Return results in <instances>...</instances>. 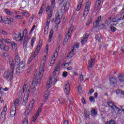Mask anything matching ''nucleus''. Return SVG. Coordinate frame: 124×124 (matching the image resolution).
<instances>
[{
    "mask_svg": "<svg viewBox=\"0 0 124 124\" xmlns=\"http://www.w3.org/2000/svg\"><path fill=\"white\" fill-rule=\"evenodd\" d=\"M46 59L47 57H46V56L43 57L41 61V65L39 70V74L37 77L35 76V74H34L35 78H33L32 82V85L33 86V90L34 89V87H35V86H37V84L39 85L41 82V78H42V76L43 75V73H44V67L45 66V62H46Z\"/></svg>",
    "mask_w": 124,
    "mask_h": 124,
    "instance_id": "nucleus-1",
    "label": "nucleus"
},
{
    "mask_svg": "<svg viewBox=\"0 0 124 124\" xmlns=\"http://www.w3.org/2000/svg\"><path fill=\"white\" fill-rule=\"evenodd\" d=\"M41 46H42V43H39L38 45L37 48H36L35 52H34V54H32L30 56V57L29 58L28 60V63H31V62H32L33 59H34V58H35L36 56L38 55V53H39V51H40Z\"/></svg>",
    "mask_w": 124,
    "mask_h": 124,
    "instance_id": "nucleus-2",
    "label": "nucleus"
},
{
    "mask_svg": "<svg viewBox=\"0 0 124 124\" xmlns=\"http://www.w3.org/2000/svg\"><path fill=\"white\" fill-rule=\"evenodd\" d=\"M58 2L60 5L62 4V3L64 2L63 6H62L61 8V11H62V12H63V11L65 10V8H69V5H70V1L68 0H59Z\"/></svg>",
    "mask_w": 124,
    "mask_h": 124,
    "instance_id": "nucleus-3",
    "label": "nucleus"
},
{
    "mask_svg": "<svg viewBox=\"0 0 124 124\" xmlns=\"http://www.w3.org/2000/svg\"><path fill=\"white\" fill-rule=\"evenodd\" d=\"M31 90V86H30L27 87L26 92H25L23 98V101L22 102V104L24 106H26L28 102V99H29V95H30Z\"/></svg>",
    "mask_w": 124,
    "mask_h": 124,
    "instance_id": "nucleus-4",
    "label": "nucleus"
},
{
    "mask_svg": "<svg viewBox=\"0 0 124 124\" xmlns=\"http://www.w3.org/2000/svg\"><path fill=\"white\" fill-rule=\"evenodd\" d=\"M1 42L2 43H7L8 44H10L12 46L13 50H16L17 49V45L14 42H11V40L8 38L3 39L1 38Z\"/></svg>",
    "mask_w": 124,
    "mask_h": 124,
    "instance_id": "nucleus-5",
    "label": "nucleus"
},
{
    "mask_svg": "<svg viewBox=\"0 0 124 124\" xmlns=\"http://www.w3.org/2000/svg\"><path fill=\"white\" fill-rule=\"evenodd\" d=\"M54 9L53 7H51L50 6H48L46 9V12L47 14V18L46 21L47 22H50L51 19L53 16V10Z\"/></svg>",
    "mask_w": 124,
    "mask_h": 124,
    "instance_id": "nucleus-6",
    "label": "nucleus"
},
{
    "mask_svg": "<svg viewBox=\"0 0 124 124\" xmlns=\"http://www.w3.org/2000/svg\"><path fill=\"white\" fill-rule=\"evenodd\" d=\"M34 105V100H32L30 103V104L27 107L26 110L25 111V115L28 116L30 115V113L31 112L33 106Z\"/></svg>",
    "mask_w": 124,
    "mask_h": 124,
    "instance_id": "nucleus-7",
    "label": "nucleus"
},
{
    "mask_svg": "<svg viewBox=\"0 0 124 124\" xmlns=\"http://www.w3.org/2000/svg\"><path fill=\"white\" fill-rule=\"evenodd\" d=\"M108 104L110 108H112L114 111H115V113H120V112H121V109L119 108L115 104H114V102H112V101H108Z\"/></svg>",
    "mask_w": 124,
    "mask_h": 124,
    "instance_id": "nucleus-8",
    "label": "nucleus"
},
{
    "mask_svg": "<svg viewBox=\"0 0 124 124\" xmlns=\"http://www.w3.org/2000/svg\"><path fill=\"white\" fill-rule=\"evenodd\" d=\"M24 31H23V35L22 36V33L16 32L14 33L13 35V37H14L15 39L16 40V41H20L22 42L23 41V38L24 36Z\"/></svg>",
    "mask_w": 124,
    "mask_h": 124,
    "instance_id": "nucleus-9",
    "label": "nucleus"
},
{
    "mask_svg": "<svg viewBox=\"0 0 124 124\" xmlns=\"http://www.w3.org/2000/svg\"><path fill=\"white\" fill-rule=\"evenodd\" d=\"M25 62H21L19 63L16 68V73L20 72H22L23 70H24V68H25Z\"/></svg>",
    "mask_w": 124,
    "mask_h": 124,
    "instance_id": "nucleus-10",
    "label": "nucleus"
},
{
    "mask_svg": "<svg viewBox=\"0 0 124 124\" xmlns=\"http://www.w3.org/2000/svg\"><path fill=\"white\" fill-rule=\"evenodd\" d=\"M10 67H11V72H10V81H12V79L13 78V74L14 73V68H15V64H14V62H11L9 63Z\"/></svg>",
    "mask_w": 124,
    "mask_h": 124,
    "instance_id": "nucleus-11",
    "label": "nucleus"
},
{
    "mask_svg": "<svg viewBox=\"0 0 124 124\" xmlns=\"http://www.w3.org/2000/svg\"><path fill=\"white\" fill-rule=\"evenodd\" d=\"M64 92L66 95L69 94V93H70V85H69V83L67 82L65 84Z\"/></svg>",
    "mask_w": 124,
    "mask_h": 124,
    "instance_id": "nucleus-12",
    "label": "nucleus"
},
{
    "mask_svg": "<svg viewBox=\"0 0 124 124\" xmlns=\"http://www.w3.org/2000/svg\"><path fill=\"white\" fill-rule=\"evenodd\" d=\"M61 67V65L60 64H57L55 67L54 72H53V76H58L59 75V72H60V68Z\"/></svg>",
    "mask_w": 124,
    "mask_h": 124,
    "instance_id": "nucleus-13",
    "label": "nucleus"
},
{
    "mask_svg": "<svg viewBox=\"0 0 124 124\" xmlns=\"http://www.w3.org/2000/svg\"><path fill=\"white\" fill-rule=\"evenodd\" d=\"M94 59H92L91 60L89 61L88 69L89 71L93 68V63H94Z\"/></svg>",
    "mask_w": 124,
    "mask_h": 124,
    "instance_id": "nucleus-14",
    "label": "nucleus"
},
{
    "mask_svg": "<svg viewBox=\"0 0 124 124\" xmlns=\"http://www.w3.org/2000/svg\"><path fill=\"white\" fill-rule=\"evenodd\" d=\"M16 114V106H13L11 108L10 115L11 117H14Z\"/></svg>",
    "mask_w": 124,
    "mask_h": 124,
    "instance_id": "nucleus-15",
    "label": "nucleus"
},
{
    "mask_svg": "<svg viewBox=\"0 0 124 124\" xmlns=\"http://www.w3.org/2000/svg\"><path fill=\"white\" fill-rule=\"evenodd\" d=\"M50 25V21H48L46 20V27H45V30L44 31V33L46 35L48 33V31L49 29V25Z\"/></svg>",
    "mask_w": 124,
    "mask_h": 124,
    "instance_id": "nucleus-16",
    "label": "nucleus"
},
{
    "mask_svg": "<svg viewBox=\"0 0 124 124\" xmlns=\"http://www.w3.org/2000/svg\"><path fill=\"white\" fill-rule=\"evenodd\" d=\"M88 37H89V35L86 34L83 35L82 39H81V42L82 44H86L87 43V41L88 40Z\"/></svg>",
    "mask_w": 124,
    "mask_h": 124,
    "instance_id": "nucleus-17",
    "label": "nucleus"
},
{
    "mask_svg": "<svg viewBox=\"0 0 124 124\" xmlns=\"http://www.w3.org/2000/svg\"><path fill=\"white\" fill-rule=\"evenodd\" d=\"M30 38L27 36L24 37V40L23 42V47L24 48H27L28 46V42H29Z\"/></svg>",
    "mask_w": 124,
    "mask_h": 124,
    "instance_id": "nucleus-18",
    "label": "nucleus"
},
{
    "mask_svg": "<svg viewBox=\"0 0 124 124\" xmlns=\"http://www.w3.org/2000/svg\"><path fill=\"white\" fill-rule=\"evenodd\" d=\"M0 48L1 50H3L4 51H8V50H9V46L5 44H0Z\"/></svg>",
    "mask_w": 124,
    "mask_h": 124,
    "instance_id": "nucleus-19",
    "label": "nucleus"
},
{
    "mask_svg": "<svg viewBox=\"0 0 124 124\" xmlns=\"http://www.w3.org/2000/svg\"><path fill=\"white\" fill-rule=\"evenodd\" d=\"M55 16L56 17V20H61L62 18V13L57 12L56 13Z\"/></svg>",
    "mask_w": 124,
    "mask_h": 124,
    "instance_id": "nucleus-20",
    "label": "nucleus"
},
{
    "mask_svg": "<svg viewBox=\"0 0 124 124\" xmlns=\"http://www.w3.org/2000/svg\"><path fill=\"white\" fill-rule=\"evenodd\" d=\"M109 81L110 82V84H116L117 83V78L115 77H112L109 78Z\"/></svg>",
    "mask_w": 124,
    "mask_h": 124,
    "instance_id": "nucleus-21",
    "label": "nucleus"
},
{
    "mask_svg": "<svg viewBox=\"0 0 124 124\" xmlns=\"http://www.w3.org/2000/svg\"><path fill=\"white\" fill-rule=\"evenodd\" d=\"M6 111H7V108L6 106H4L3 108V110L1 113L2 118H4V117H5V113H6Z\"/></svg>",
    "mask_w": 124,
    "mask_h": 124,
    "instance_id": "nucleus-22",
    "label": "nucleus"
},
{
    "mask_svg": "<svg viewBox=\"0 0 124 124\" xmlns=\"http://www.w3.org/2000/svg\"><path fill=\"white\" fill-rule=\"evenodd\" d=\"M90 7H91V1L88 0L86 3L85 10L87 11H90Z\"/></svg>",
    "mask_w": 124,
    "mask_h": 124,
    "instance_id": "nucleus-23",
    "label": "nucleus"
},
{
    "mask_svg": "<svg viewBox=\"0 0 124 124\" xmlns=\"http://www.w3.org/2000/svg\"><path fill=\"white\" fill-rule=\"evenodd\" d=\"M52 82L53 80L52 79V78H50L49 80L47 81V83H46V88L47 90L48 89H50V88H51Z\"/></svg>",
    "mask_w": 124,
    "mask_h": 124,
    "instance_id": "nucleus-24",
    "label": "nucleus"
},
{
    "mask_svg": "<svg viewBox=\"0 0 124 124\" xmlns=\"http://www.w3.org/2000/svg\"><path fill=\"white\" fill-rule=\"evenodd\" d=\"M74 29V26H71L68 30V32L67 33L66 35H69V37H70V35L71 34V32H72V31H73V29Z\"/></svg>",
    "mask_w": 124,
    "mask_h": 124,
    "instance_id": "nucleus-25",
    "label": "nucleus"
},
{
    "mask_svg": "<svg viewBox=\"0 0 124 124\" xmlns=\"http://www.w3.org/2000/svg\"><path fill=\"white\" fill-rule=\"evenodd\" d=\"M118 80L120 82H124V75L123 74L118 75Z\"/></svg>",
    "mask_w": 124,
    "mask_h": 124,
    "instance_id": "nucleus-26",
    "label": "nucleus"
},
{
    "mask_svg": "<svg viewBox=\"0 0 124 124\" xmlns=\"http://www.w3.org/2000/svg\"><path fill=\"white\" fill-rule=\"evenodd\" d=\"M70 37H69V35H66L65 37V39L64 40V41L63 42V45L64 46H65V45H66L67 44V42H68V39H69V38Z\"/></svg>",
    "mask_w": 124,
    "mask_h": 124,
    "instance_id": "nucleus-27",
    "label": "nucleus"
},
{
    "mask_svg": "<svg viewBox=\"0 0 124 124\" xmlns=\"http://www.w3.org/2000/svg\"><path fill=\"white\" fill-rule=\"evenodd\" d=\"M9 76L10 77V72H9V71H7L4 72L3 77L5 79H7L8 78H9Z\"/></svg>",
    "mask_w": 124,
    "mask_h": 124,
    "instance_id": "nucleus-28",
    "label": "nucleus"
},
{
    "mask_svg": "<svg viewBox=\"0 0 124 124\" xmlns=\"http://www.w3.org/2000/svg\"><path fill=\"white\" fill-rule=\"evenodd\" d=\"M53 33H54V30H51L49 35L48 42L52 41V37H53Z\"/></svg>",
    "mask_w": 124,
    "mask_h": 124,
    "instance_id": "nucleus-29",
    "label": "nucleus"
},
{
    "mask_svg": "<svg viewBox=\"0 0 124 124\" xmlns=\"http://www.w3.org/2000/svg\"><path fill=\"white\" fill-rule=\"evenodd\" d=\"M74 52H75L74 49H72L70 52L69 54L67 56V58H68L69 59H71V58H72V57H73V56H74Z\"/></svg>",
    "mask_w": 124,
    "mask_h": 124,
    "instance_id": "nucleus-30",
    "label": "nucleus"
},
{
    "mask_svg": "<svg viewBox=\"0 0 124 124\" xmlns=\"http://www.w3.org/2000/svg\"><path fill=\"white\" fill-rule=\"evenodd\" d=\"M82 2H83V0H80L78 1V5L77 8V11H79V10H80V9H81V6H82Z\"/></svg>",
    "mask_w": 124,
    "mask_h": 124,
    "instance_id": "nucleus-31",
    "label": "nucleus"
},
{
    "mask_svg": "<svg viewBox=\"0 0 124 124\" xmlns=\"http://www.w3.org/2000/svg\"><path fill=\"white\" fill-rule=\"evenodd\" d=\"M36 37L35 36H34L31 40V46L32 48V47H33V43H34V42H35V39H36Z\"/></svg>",
    "mask_w": 124,
    "mask_h": 124,
    "instance_id": "nucleus-32",
    "label": "nucleus"
},
{
    "mask_svg": "<svg viewBox=\"0 0 124 124\" xmlns=\"http://www.w3.org/2000/svg\"><path fill=\"white\" fill-rule=\"evenodd\" d=\"M20 104H21V101H20V100H18L16 99L15 100L14 104L13 105V106H16V105H20Z\"/></svg>",
    "mask_w": 124,
    "mask_h": 124,
    "instance_id": "nucleus-33",
    "label": "nucleus"
},
{
    "mask_svg": "<svg viewBox=\"0 0 124 124\" xmlns=\"http://www.w3.org/2000/svg\"><path fill=\"white\" fill-rule=\"evenodd\" d=\"M15 62L16 63H19L20 62V57L18 54H16L15 57Z\"/></svg>",
    "mask_w": 124,
    "mask_h": 124,
    "instance_id": "nucleus-34",
    "label": "nucleus"
},
{
    "mask_svg": "<svg viewBox=\"0 0 124 124\" xmlns=\"http://www.w3.org/2000/svg\"><path fill=\"white\" fill-rule=\"evenodd\" d=\"M93 22V17H90L87 20L86 23V26H90V24H92Z\"/></svg>",
    "mask_w": 124,
    "mask_h": 124,
    "instance_id": "nucleus-35",
    "label": "nucleus"
},
{
    "mask_svg": "<svg viewBox=\"0 0 124 124\" xmlns=\"http://www.w3.org/2000/svg\"><path fill=\"white\" fill-rule=\"evenodd\" d=\"M99 5H100V2H96L95 7H94L95 11H97V10H98Z\"/></svg>",
    "mask_w": 124,
    "mask_h": 124,
    "instance_id": "nucleus-36",
    "label": "nucleus"
},
{
    "mask_svg": "<svg viewBox=\"0 0 124 124\" xmlns=\"http://www.w3.org/2000/svg\"><path fill=\"white\" fill-rule=\"evenodd\" d=\"M49 94H50V93H49L48 92H46L45 94L44 95V97L45 98V100H44V101H46V100L48 99V97Z\"/></svg>",
    "mask_w": 124,
    "mask_h": 124,
    "instance_id": "nucleus-37",
    "label": "nucleus"
},
{
    "mask_svg": "<svg viewBox=\"0 0 124 124\" xmlns=\"http://www.w3.org/2000/svg\"><path fill=\"white\" fill-rule=\"evenodd\" d=\"M3 91L5 92H7L8 91V88H5L4 89L2 88V87H0V93H1V94H2V93H3Z\"/></svg>",
    "mask_w": 124,
    "mask_h": 124,
    "instance_id": "nucleus-38",
    "label": "nucleus"
},
{
    "mask_svg": "<svg viewBox=\"0 0 124 124\" xmlns=\"http://www.w3.org/2000/svg\"><path fill=\"white\" fill-rule=\"evenodd\" d=\"M92 116H95L97 114V111L95 109H93L91 111Z\"/></svg>",
    "mask_w": 124,
    "mask_h": 124,
    "instance_id": "nucleus-39",
    "label": "nucleus"
},
{
    "mask_svg": "<svg viewBox=\"0 0 124 124\" xmlns=\"http://www.w3.org/2000/svg\"><path fill=\"white\" fill-rule=\"evenodd\" d=\"M21 14L25 16V17H30V14L28 12H22Z\"/></svg>",
    "mask_w": 124,
    "mask_h": 124,
    "instance_id": "nucleus-40",
    "label": "nucleus"
},
{
    "mask_svg": "<svg viewBox=\"0 0 124 124\" xmlns=\"http://www.w3.org/2000/svg\"><path fill=\"white\" fill-rule=\"evenodd\" d=\"M6 19L8 21V23L10 24V25H11L12 23H13V18L11 17H7Z\"/></svg>",
    "mask_w": 124,
    "mask_h": 124,
    "instance_id": "nucleus-41",
    "label": "nucleus"
},
{
    "mask_svg": "<svg viewBox=\"0 0 124 124\" xmlns=\"http://www.w3.org/2000/svg\"><path fill=\"white\" fill-rule=\"evenodd\" d=\"M42 108H39L37 111L36 113V118H38V116H39V114L40 113V112H41V110H42Z\"/></svg>",
    "mask_w": 124,
    "mask_h": 124,
    "instance_id": "nucleus-42",
    "label": "nucleus"
},
{
    "mask_svg": "<svg viewBox=\"0 0 124 124\" xmlns=\"http://www.w3.org/2000/svg\"><path fill=\"white\" fill-rule=\"evenodd\" d=\"M55 61H56V58L55 57H52L50 62V66H52V65L54 64V63H55Z\"/></svg>",
    "mask_w": 124,
    "mask_h": 124,
    "instance_id": "nucleus-43",
    "label": "nucleus"
},
{
    "mask_svg": "<svg viewBox=\"0 0 124 124\" xmlns=\"http://www.w3.org/2000/svg\"><path fill=\"white\" fill-rule=\"evenodd\" d=\"M59 48H57L56 50V52H55L53 58H55L56 59V57L58 56V54H59Z\"/></svg>",
    "mask_w": 124,
    "mask_h": 124,
    "instance_id": "nucleus-44",
    "label": "nucleus"
},
{
    "mask_svg": "<svg viewBox=\"0 0 124 124\" xmlns=\"http://www.w3.org/2000/svg\"><path fill=\"white\" fill-rule=\"evenodd\" d=\"M98 25H99V20H96L93 23V25L95 26V27L96 28L98 27Z\"/></svg>",
    "mask_w": 124,
    "mask_h": 124,
    "instance_id": "nucleus-45",
    "label": "nucleus"
},
{
    "mask_svg": "<svg viewBox=\"0 0 124 124\" xmlns=\"http://www.w3.org/2000/svg\"><path fill=\"white\" fill-rule=\"evenodd\" d=\"M42 13H43V9L41 7L38 14V16L40 17L42 15Z\"/></svg>",
    "mask_w": 124,
    "mask_h": 124,
    "instance_id": "nucleus-46",
    "label": "nucleus"
},
{
    "mask_svg": "<svg viewBox=\"0 0 124 124\" xmlns=\"http://www.w3.org/2000/svg\"><path fill=\"white\" fill-rule=\"evenodd\" d=\"M115 23H117V21L114 20V19L109 22L110 26H115Z\"/></svg>",
    "mask_w": 124,
    "mask_h": 124,
    "instance_id": "nucleus-47",
    "label": "nucleus"
},
{
    "mask_svg": "<svg viewBox=\"0 0 124 124\" xmlns=\"http://www.w3.org/2000/svg\"><path fill=\"white\" fill-rule=\"evenodd\" d=\"M75 48L78 49L79 48V44L78 43H75L74 46H73V49L74 51H75Z\"/></svg>",
    "mask_w": 124,
    "mask_h": 124,
    "instance_id": "nucleus-48",
    "label": "nucleus"
},
{
    "mask_svg": "<svg viewBox=\"0 0 124 124\" xmlns=\"http://www.w3.org/2000/svg\"><path fill=\"white\" fill-rule=\"evenodd\" d=\"M88 13H89V11H86L85 10L84 12L83 13V17L84 18H86V16H87V15H88Z\"/></svg>",
    "mask_w": 124,
    "mask_h": 124,
    "instance_id": "nucleus-49",
    "label": "nucleus"
},
{
    "mask_svg": "<svg viewBox=\"0 0 124 124\" xmlns=\"http://www.w3.org/2000/svg\"><path fill=\"white\" fill-rule=\"evenodd\" d=\"M78 80L80 82H83V81L84 80V78L83 77V75H81L80 76V77H79V78H78Z\"/></svg>",
    "mask_w": 124,
    "mask_h": 124,
    "instance_id": "nucleus-50",
    "label": "nucleus"
},
{
    "mask_svg": "<svg viewBox=\"0 0 124 124\" xmlns=\"http://www.w3.org/2000/svg\"><path fill=\"white\" fill-rule=\"evenodd\" d=\"M107 124H116L115 121L111 120L109 122H107Z\"/></svg>",
    "mask_w": 124,
    "mask_h": 124,
    "instance_id": "nucleus-51",
    "label": "nucleus"
},
{
    "mask_svg": "<svg viewBox=\"0 0 124 124\" xmlns=\"http://www.w3.org/2000/svg\"><path fill=\"white\" fill-rule=\"evenodd\" d=\"M29 122L28 121V118L26 117L24 118L23 124H28Z\"/></svg>",
    "mask_w": 124,
    "mask_h": 124,
    "instance_id": "nucleus-52",
    "label": "nucleus"
},
{
    "mask_svg": "<svg viewBox=\"0 0 124 124\" xmlns=\"http://www.w3.org/2000/svg\"><path fill=\"white\" fill-rule=\"evenodd\" d=\"M123 18L122 17L119 18L115 17L114 18H113V20H115V21H116V22H120V21H121V20H123Z\"/></svg>",
    "mask_w": 124,
    "mask_h": 124,
    "instance_id": "nucleus-53",
    "label": "nucleus"
},
{
    "mask_svg": "<svg viewBox=\"0 0 124 124\" xmlns=\"http://www.w3.org/2000/svg\"><path fill=\"white\" fill-rule=\"evenodd\" d=\"M78 91L79 93H82V88L81 87V85H78Z\"/></svg>",
    "mask_w": 124,
    "mask_h": 124,
    "instance_id": "nucleus-54",
    "label": "nucleus"
},
{
    "mask_svg": "<svg viewBox=\"0 0 124 124\" xmlns=\"http://www.w3.org/2000/svg\"><path fill=\"white\" fill-rule=\"evenodd\" d=\"M110 30L111 31H116V28H115L114 26H110Z\"/></svg>",
    "mask_w": 124,
    "mask_h": 124,
    "instance_id": "nucleus-55",
    "label": "nucleus"
},
{
    "mask_svg": "<svg viewBox=\"0 0 124 124\" xmlns=\"http://www.w3.org/2000/svg\"><path fill=\"white\" fill-rule=\"evenodd\" d=\"M95 38H96V39H97V40H98V41H99H99H100V40H101L102 39V37H99L98 36H96L95 37Z\"/></svg>",
    "mask_w": 124,
    "mask_h": 124,
    "instance_id": "nucleus-56",
    "label": "nucleus"
},
{
    "mask_svg": "<svg viewBox=\"0 0 124 124\" xmlns=\"http://www.w3.org/2000/svg\"><path fill=\"white\" fill-rule=\"evenodd\" d=\"M101 26V28H102V29H106V26H107V24L103 23Z\"/></svg>",
    "mask_w": 124,
    "mask_h": 124,
    "instance_id": "nucleus-57",
    "label": "nucleus"
},
{
    "mask_svg": "<svg viewBox=\"0 0 124 124\" xmlns=\"http://www.w3.org/2000/svg\"><path fill=\"white\" fill-rule=\"evenodd\" d=\"M84 116L86 119H89L90 118V114H88V113H85Z\"/></svg>",
    "mask_w": 124,
    "mask_h": 124,
    "instance_id": "nucleus-58",
    "label": "nucleus"
},
{
    "mask_svg": "<svg viewBox=\"0 0 124 124\" xmlns=\"http://www.w3.org/2000/svg\"><path fill=\"white\" fill-rule=\"evenodd\" d=\"M55 0H52V2H51V7H55Z\"/></svg>",
    "mask_w": 124,
    "mask_h": 124,
    "instance_id": "nucleus-59",
    "label": "nucleus"
},
{
    "mask_svg": "<svg viewBox=\"0 0 124 124\" xmlns=\"http://www.w3.org/2000/svg\"><path fill=\"white\" fill-rule=\"evenodd\" d=\"M35 25H33L32 27V28L31 29L30 31V33H31V32H32L34 30V29H35Z\"/></svg>",
    "mask_w": 124,
    "mask_h": 124,
    "instance_id": "nucleus-60",
    "label": "nucleus"
},
{
    "mask_svg": "<svg viewBox=\"0 0 124 124\" xmlns=\"http://www.w3.org/2000/svg\"><path fill=\"white\" fill-rule=\"evenodd\" d=\"M116 93L117 94H123V93L121 92V90H117L116 91Z\"/></svg>",
    "mask_w": 124,
    "mask_h": 124,
    "instance_id": "nucleus-61",
    "label": "nucleus"
},
{
    "mask_svg": "<svg viewBox=\"0 0 124 124\" xmlns=\"http://www.w3.org/2000/svg\"><path fill=\"white\" fill-rule=\"evenodd\" d=\"M67 72H63L62 73V76L63 77H66V76H67Z\"/></svg>",
    "mask_w": 124,
    "mask_h": 124,
    "instance_id": "nucleus-62",
    "label": "nucleus"
},
{
    "mask_svg": "<svg viewBox=\"0 0 124 124\" xmlns=\"http://www.w3.org/2000/svg\"><path fill=\"white\" fill-rule=\"evenodd\" d=\"M59 101L61 104H62V103H63V101H64V100L62 99V98H60L59 99Z\"/></svg>",
    "mask_w": 124,
    "mask_h": 124,
    "instance_id": "nucleus-63",
    "label": "nucleus"
},
{
    "mask_svg": "<svg viewBox=\"0 0 124 124\" xmlns=\"http://www.w3.org/2000/svg\"><path fill=\"white\" fill-rule=\"evenodd\" d=\"M89 99L92 102H93V101L94 102V97H93L90 96Z\"/></svg>",
    "mask_w": 124,
    "mask_h": 124,
    "instance_id": "nucleus-64",
    "label": "nucleus"
}]
</instances>
